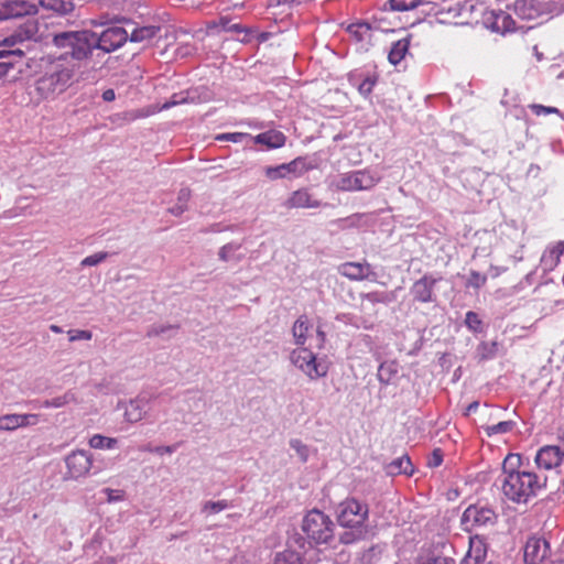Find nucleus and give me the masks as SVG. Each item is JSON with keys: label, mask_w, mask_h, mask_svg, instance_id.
Segmentation results:
<instances>
[{"label": "nucleus", "mask_w": 564, "mask_h": 564, "mask_svg": "<svg viewBox=\"0 0 564 564\" xmlns=\"http://www.w3.org/2000/svg\"><path fill=\"white\" fill-rule=\"evenodd\" d=\"M53 44L59 48L67 50L57 57V62L73 61L83 62L94 56L93 31H64L54 34Z\"/></svg>", "instance_id": "f257e3e1"}, {"label": "nucleus", "mask_w": 564, "mask_h": 564, "mask_svg": "<svg viewBox=\"0 0 564 564\" xmlns=\"http://www.w3.org/2000/svg\"><path fill=\"white\" fill-rule=\"evenodd\" d=\"M547 477L532 471L522 470L506 476L502 481L503 495L513 502H527L538 491L546 487Z\"/></svg>", "instance_id": "f03ea898"}, {"label": "nucleus", "mask_w": 564, "mask_h": 564, "mask_svg": "<svg viewBox=\"0 0 564 564\" xmlns=\"http://www.w3.org/2000/svg\"><path fill=\"white\" fill-rule=\"evenodd\" d=\"M74 74V66L66 67L56 61L51 72L45 73L36 80V91L45 99L62 94L69 87Z\"/></svg>", "instance_id": "7ed1b4c3"}, {"label": "nucleus", "mask_w": 564, "mask_h": 564, "mask_svg": "<svg viewBox=\"0 0 564 564\" xmlns=\"http://www.w3.org/2000/svg\"><path fill=\"white\" fill-rule=\"evenodd\" d=\"M334 529L330 518L317 509L308 511L302 522V530L310 544H330L335 539Z\"/></svg>", "instance_id": "20e7f679"}, {"label": "nucleus", "mask_w": 564, "mask_h": 564, "mask_svg": "<svg viewBox=\"0 0 564 564\" xmlns=\"http://www.w3.org/2000/svg\"><path fill=\"white\" fill-rule=\"evenodd\" d=\"M128 41V32L121 26H110L101 33L93 31V46L97 59L121 47Z\"/></svg>", "instance_id": "39448f33"}, {"label": "nucleus", "mask_w": 564, "mask_h": 564, "mask_svg": "<svg viewBox=\"0 0 564 564\" xmlns=\"http://www.w3.org/2000/svg\"><path fill=\"white\" fill-rule=\"evenodd\" d=\"M368 506L361 505L356 499H348L340 503L337 520L344 528H354L362 525L368 518Z\"/></svg>", "instance_id": "423d86ee"}, {"label": "nucleus", "mask_w": 564, "mask_h": 564, "mask_svg": "<svg viewBox=\"0 0 564 564\" xmlns=\"http://www.w3.org/2000/svg\"><path fill=\"white\" fill-rule=\"evenodd\" d=\"M551 544L544 536H531L524 546L525 564H545L551 558Z\"/></svg>", "instance_id": "0eeeda50"}, {"label": "nucleus", "mask_w": 564, "mask_h": 564, "mask_svg": "<svg viewBox=\"0 0 564 564\" xmlns=\"http://www.w3.org/2000/svg\"><path fill=\"white\" fill-rule=\"evenodd\" d=\"M496 521L497 514L492 509L477 505L469 506L462 517V524H464L465 529L469 532L473 531L475 527L494 525Z\"/></svg>", "instance_id": "6e6552de"}, {"label": "nucleus", "mask_w": 564, "mask_h": 564, "mask_svg": "<svg viewBox=\"0 0 564 564\" xmlns=\"http://www.w3.org/2000/svg\"><path fill=\"white\" fill-rule=\"evenodd\" d=\"M24 21L20 23L14 32L3 40V44L13 46L18 43H23L29 40H36L39 32V22L34 15H28L23 18Z\"/></svg>", "instance_id": "1a4fd4ad"}, {"label": "nucleus", "mask_w": 564, "mask_h": 564, "mask_svg": "<svg viewBox=\"0 0 564 564\" xmlns=\"http://www.w3.org/2000/svg\"><path fill=\"white\" fill-rule=\"evenodd\" d=\"M311 169L310 165L306 164L305 158H296L290 163H283L278 166H267L264 172L265 176L270 180H278L282 177H286L288 175L299 176Z\"/></svg>", "instance_id": "9d476101"}, {"label": "nucleus", "mask_w": 564, "mask_h": 564, "mask_svg": "<svg viewBox=\"0 0 564 564\" xmlns=\"http://www.w3.org/2000/svg\"><path fill=\"white\" fill-rule=\"evenodd\" d=\"M36 13V6L26 1L14 0L0 3V21L19 18L23 19L28 15H35Z\"/></svg>", "instance_id": "9b49d317"}, {"label": "nucleus", "mask_w": 564, "mask_h": 564, "mask_svg": "<svg viewBox=\"0 0 564 564\" xmlns=\"http://www.w3.org/2000/svg\"><path fill=\"white\" fill-rule=\"evenodd\" d=\"M65 462L68 469V475L72 478H78L86 475L93 465L91 455L80 449L70 453L66 457Z\"/></svg>", "instance_id": "f8f14e48"}, {"label": "nucleus", "mask_w": 564, "mask_h": 564, "mask_svg": "<svg viewBox=\"0 0 564 564\" xmlns=\"http://www.w3.org/2000/svg\"><path fill=\"white\" fill-rule=\"evenodd\" d=\"M564 458V451L557 445L541 447L535 455V463L539 468L552 469L560 466Z\"/></svg>", "instance_id": "ddd939ff"}, {"label": "nucleus", "mask_w": 564, "mask_h": 564, "mask_svg": "<svg viewBox=\"0 0 564 564\" xmlns=\"http://www.w3.org/2000/svg\"><path fill=\"white\" fill-rule=\"evenodd\" d=\"M375 182L369 173L358 171L354 174L344 175L338 186L343 191L368 189L375 185Z\"/></svg>", "instance_id": "4468645a"}, {"label": "nucleus", "mask_w": 564, "mask_h": 564, "mask_svg": "<svg viewBox=\"0 0 564 564\" xmlns=\"http://www.w3.org/2000/svg\"><path fill=\"white\" fill-rule=\"evenodd\" d=\"M437 282V279L432 275H423L421 279L414 282L411 288V294L414 301L421 303H429L434 301L433 290Z\"/></svg>", "instance_id": "2eb2a0df"}, {"label": "nucleus", "mask_w": 564, "mask_h": 564, "mask_svg": "<svg viewBox=\"0 0 564 564\" xmlns=\"http://www.w3.org/2000/svg\"><path fill=\"white\" fill-rule=\"evenodd\" d=\"M485 23L490 30L502 34L516 28V22L512 17L502 10L491 11L486 17Z\"/></svg>", "instance_id": "dca6fc26"}, {"label": "nucleus", "mask_w": 564, "mask_h": 564, "mask_svg": "<svg viewBox=\"0 0 564 564\" xmlns=\"http://www.w3.org/2000/svg\"><path fill=\"white\" fill-rule=\"evenodd\" d=\"M514 13L522 20H536L544 13V4L540 0H517Z\"/></svg>", "instance_id": "f3484780"}, {"label": "nucleus", "mask_w": 564, "mask_h": 564, "mask_svg": "<svg viewBox=\"0 0 564 564\" xmlns=\"http://www.w3.org/2000/svg\"><path fill=\"white\" fill-rule=\"evenodd\" d=\"M338 271L344 276L356 281L369 279L370 275H372L373 279L377 276L369 263L346 262L339 265Z\"/></svg>", "instance_id": "a211bd4d"}, {"label": "nucleus", "mask_w": 564, "mask_h": 564, "mask_svg": "<svg viewBox=\"0 0 564 564\" xmlns=\"http://www.w3.org/2000/svg\"><path fill=\"white\" fill-rule=\"evenodd\" d=\"M149 402L144 398H137L130 400L126 406L124 417L130 423L139 422L143 419L147 413Z\"/></svg>", "instance_id": "6ab92c4d"}, {"label": "nucleus", "mask_w": 564, "mask_h": 564, "mask_svg": "<svg viewBox=\"0 0 564 564\" xmlns=\"http://www.w3.org/2000/svg\"><path fill=\"white\" fill-rule=\"evenodd\" d=\"M384 470L389 476H395L404 474L412 476L414 473V466L408 455H403L384 466Z\"/></svg>", "instance_id": "aec40b11"}, {"label": "nucleus", "mask_w": 564, "mask_h": 564, "mask_svg": "<svg viewBox=\"0 0 564 564\" xmlns=\"http://www.w3.org/2000/svg\"><path fill=\"white\" fill-rule=\"evenodd\" d=\"M286 137L278 130H269L258 134L254 142L265 145L268 149H278L284 145Z\"/></svg>", "instance_id": "412c9836"}, {"label": "nucleus", "mask_w": 564, "mask_h": 564, "mask_svg": "<svg viewBox=\"0 0 564 564\" xmlns=\"http://www.w3.org/2000/svg\"><path fill=\"white\" fill-rule=\"evenodd\" d=\"M411 35L393 43L388 54V59L392 65H398L409 51Z\"/></svg>", "instance_id": "4be33fe9"}, {"label": "nucleus", "mask_w": 564, "mask_h": 564, "mask_svg": "<svg viewBox=\"0 0 564 564\" xmlns=\"http://www.w3.org/2000/svg\"><path fill=\"white\" fill-rule=\"evenodd\" d=\"M286 206L289 208L318 207L319 203L311 202V195L306 189H299L288 199Z\"/></svg>", "instance_id": "5701e85b"}, {"label": "nucleus", "mask_w": 564, "mask_h": 564, "mask_svg": "<svg viewBox=\"0 0 564 564\" xmlns=\"http://www.w3.org/2000/svg\"><path fill=\"white\" fill-rule=\"evenodd\" d=\"M161 31L160 25H145L141 28H137L132 31L130 36L128 35V40L130 42L139 43L143 41H149L153 39Z\"/></svg>", "instance_id": "b1692460"}, {"label": "nucleus", "mask_w": 564, "mask_h": 564, "mask_svg": "<svg viewBox=\"0 0 564 564\" xmlns=\"http://www.w3.org/2000/svg\"><path fill=\"white\" fill-rule=\"evenodd\" d=\"M42 4L62 15L72 13L76 8L74 0H42Z\"/></svg>", "instance_id": "393cba45"}, {"label": "nucleus", "mask_w": 564, "mask_h": 564, "mask_svg": "<svg viewBox=\"0 0 564 564\" xmlns=\"http://www.w3.org/2000/svg\"><path fill=\"white\" fill-rule=\"evenodd\" d=\"M366 531L364 530L362 525H356L340 533L338 541L340 544L349 545L364 539Z\"/></svg>", "instance_id": "a878e982"}, {"label": "nucleus", "mask_w": 564, "mask_h": 564, "mask_svg": "<svg viewBox=\"0 0 564 564\" xmlns=\"http://www.w3.org/2000/svg\"><path fill=\"white\" fill-rule=\"evenodd\" d=\"M397 372L398 365L395 361H384L379 366L378 379L381 383L389 384Z\"/></svg>", "instance_id": "bb28decb"}, {"label": "nucleus", "mask_w": 564, "mask_h": 564, "mask_svg": "<svg viewBox=\"0 0 564 564\" xmlns=\"http://www.w3.org/2000/svg\"><path fill=\"white\" fill-rule=\"evenodd\" d=\"M273 564H304V560L301 553L284 550L275 555Z\"/></svg>", "instance_id": "cd10ccee"}, {"label": "nucleus", "mask_w": 564, "mask_h": 564, "mask_svg": "<svg viewBox=\"0 0 564 564\" xmlns=\"http://www.w3.org/2000/svg\"><path fill=\"white\" fill-rule=\"evenodd\" d=\"M522 458L519 454H508L502 463V471L506 476L521 473Z\"/></svg>", "instance_id": "c85d7f7f"}, {"label": "nucleus", "mask_w": 564, "mask_h": 564, "mask_svg": "<svg viewBox=\"0 0 564 564\" xmlns=\"http://www.w3.org/2000/svg\"><path fill=\"white\" fill-rule=\"evenodd\" d=\"M191 198V189L187 187L181 188L177 195V204L169 208V213L174 216H181L187 209V202Z\"/></svg>", "instance_id": "c756f323"}, {"label": "nucleus", "mask_w": 564, "mask_h": 564, "mask_svg": "<svg viewBox=\"0 0 564 564\" xmlns=\"http://www.w3.org/2000/svg\"><path fill=\"white\" fill-rule=\"evenodd\" d=\"M420 564H455V561L449 556L442 555L437 547H434L421 560Z\"/></svg>", "instance_id": "7c9ffc66"}, {"label": "nucleus", "mask_w": 564, "mask_h": 564, "mask_svg": "<svg viewBox=\"0 0 564 564\" xmlns=\"http://www.w3.org/2000/svg\"><path fill=\"white\" fill-rule=\"evenodd\" d=\"M499 346L500 345L497 340L481 341L477 349L480 360L494 358L498 352Z\"/></svg>", "instance_id": "2f4dec72"}, {"label": "nucleus", "mask_w": 564, "mask_h": 564, "mask_svg": "<svg viewBox=\"0 0 564 564\" xmlns=\"http://www.w3.org/2000/svg\"><path fill=\"white\" fill-rule=\"evenodd\" d=\"M307 330H308V321H307L306 316L302 315L295 321L294 326H293V335L296 339L297 345L304 344L305 337H306L305 335H306Z\"/></svg>", "instance_id": "473e14b6"}, {"label": "nucleus", "mask_w": 564, "mask_h": 564, "mask_svg": "<svg viewBox=\"0 0 564 564\" xmlns=\"http://www.w3.org/2000/svg\"><path fill=\"white\" fill-rule=\"evenodd\" d=\"M313 356L314 354L311 350L304 348L300 351H293L292 361L303 371V367L313 361Z\"/></svg>", "instance_id": "72a5a7b5"}, {"label": "nucleus", "mask_w": 564, "mask_h": 564, "mask_svg": "<svg viewBox=\"0 0 564 564\" xmlns=\"http://www.w3.org/2000/svg\"><path fill=\"white\" fill-rule=\"evenodd\" d=\"M564 254V242H558L552 248L547 254H544L542 261L549 263L550 267L556 265L560 262L561 257Z\"/></svg>", "instance_id": "f704fd0d"}, {"label": "nucleus", "mask_w": 564, "mask_h": 564, "mask_svg": "<svg viewBox=\"0 0 564 564\" xmlns=\"http://www.w3.org/2000/svg\"><path fill=\"white\" fill-rule=\"evenodd\" d=\"M424 0H389L390 9L393 11H408L423 3Z\"/></svg>", "instance_id": "c9c22d12"}, {"label": "nucleus", "mask_w": 564, "mask_h": 564, "mask_svg": "<svg viewBox=\"0 0 564 564\" xmlns=\"http://www.w3.org/2000/svg\"><path fill=\"white\" fill-rule=\"evenodd\" d=\"M362 300H367L371 304L377 303H390L393 300V296L391 293L388 292H370L366 294H361Z\"/></svg>", "instance_id": "e433bc0d"}, {"label": "nucleus", "mask_w": 564, "mask_h": 564, "mask_svg": "<svg viewBox=\"0 0 564 564\" xmlns=\"http://www.w3.org/2000/svg\"><path fill=\"white\" fill-rule=\"evenodd\" d=\"M116 444V438L106 437L100 434H96L89 440V445L94 448H112Z\"/></svg>", "instance_id": "4c0bfd02"}, {"label": "nucleus", "mask_w": 564, "mask_h": 564, "mask_svg": "<svg viewBox=\"0 0 564 564\" xmlns=\"http://www.w3.org/2000/svg\"><path fill=\"white\" fill-rule=\"evenodd\" d=\"M303 371L312 379L324 377L327 372L325 367L316 362L315 355L313 356V361L303 367Z\"/></svg>", "instance_id": "58836bf2"}, {"label": "nucleus", "mask_w": 564, "mask_h": 564, "mask_svg": "<svg viewBox=\"0 0 564 564\" xmlns=\"http://www.w3.org/2000/svg\"><path fill=\"white\" fill-rule=\"evenodd\" d=\"M21 427L18 414H6L0 416V431H14Z\"/></svg>", "instance_id": "ea45409f"}, {"label": "nucleus", "mask_w": 564, "mask_h": 564, "mask_svg": "<svg viewBox=\"0 0 564 564\" xmlns=\"http://www.w3.org/2000/svg\"><path fill=\"white\" fill-rule=\"evenodd\" d=\"M371 30V26L367 22H357L348 25L347 31L352 34L357 41L364 40V33Z\"/></svg>", "instance_id": "a19ab883"}, {"label": "nucleus", "mask_w": 564, "mask_h": 564, "mask_svg": "<svg viewBox=\"0 0 564 564\" xmlns=\"http://www.w3.org/2000/svg\"><path fill=\"white\" fill-rule=\"evenodd\" d=\"M465 323H466L467 327L469 329H471L473 332H476V333L482 332V322L479 318L477 313L469 311L466 314Z\"/></svg>", "instance_id": "79ce46f5"}, {"label": "nucleus", "mask_w": 564, "mask_h": 564, "mask_svg": "<svg viewBox=\"0 0 564 564\" xmlns=\"http://www.w3.org/2000/svg\"><path fill=\"white\" fill-rule=\"evenodd\" d=\"M513 425L514 423L512 421H502L492 426H487L486 432L489 436L499 433H507L512 430Z\"/></svg>", "instance_id": "37998d69"}, {"label": "nucleus", "mask_w": 564, "mask_h": 564, "mask_svg": "<svg viewBox=\"0 0 564 564\" xmlns=\"http://www.w3.org/2000/svg\"><path fill=\"white\" fill-rule=\"evenodd\" d=\"M73 400H74V395L72 393H65L64 395L56 397V398H54L52 400H45L44 403H43V406H45V408H50V406L61 408V406L69 403Z\"/></svg>", "instance_id": "c03bdc74"}, {"label": "nucleus", "mask_w": 564, "mask_h": 564, "mask_svg": "<svg viewBox=\"0 0 564 564\" xmlns=\"http://www.w3.org/2000/svg\"><path fill=\"white\" fill-rule=\"evenodd\" d=\"M219 24L224 31H230V32H237V33L248 31L246 28L241 26L240 24H236V23L231 24V19L228 17H220Z\"/></svg>", "instance_id": "a18cd8bd"}, {"label": "nucleus", "mask_w": 564, "mask_h": 564, "mask_svg": "<svg viewBox=\"0 0 564 564\" xmlns=\"http://www.w3.org/2000/svg\"><path fill=\"white\" fill-rule=\"evenodd\" d=\"M487 282V276L484 274H480L477 271H471L470 276L467 281V286H473L474 289H479L482 285H485Z\"/></svg>", "instance_id": "49530a36"}, {"label": "nucleus", "mask_w": 564, "mask_h": 564, "mask_svg": "<svg viewBox=\"0 0 564 564\" xmlns=\"http://www.w3.org/2000/svg\"><path fill=\"white\" fill-rule=\"evenodd\" d=\"M228 507V502L226 500L220 501H207L203 506L204 512L217 513Z\"/></svg>", "instance_id": "de8ad7c7"}, {"label": "nucleus", "mask_w": 564, "mask_h": 564, "mask_svg": "<svg viewBox=\"0 0 564 564\" xmlns=\"http://www.w3.org/2000/svg\"><path fill=\"white\" fill-rule=\"evenodd\" d=\"M377 82V76L366 77L362 83L358 86V90L361 95L368 96L372 91V88Z\"/></svg>", "instance_id": "09e8293b"}, {"label": "nucleus", "mask_w": 564, "mask_h": 564, "mask_svg": "<svg viewBox=\"0 0 564 564\" xmlns=\"http://www.w3.org/2000/svg\"><path fill=\"white\" fill-rule=\"evenodd\" d=\"M292 448H294L297 455L301 457L303 462L307 460L308 457V447L303 444L300 440H292L290 442Z\"/></svg>", "instance_id": "8fccbe9b"}, {"label": "nucleus", "mask_w": 564, "mask_h": 564, "mask_svg": "<svg viewBox=\"0 0 564 564\" xmlns=\"http://www.w3.org/2000/svg\"><path fill=\"white\" fill-rule=\"evenodd\" d=\"M239 248H240V245L227 243L220 248L218 256H219L220 260L228 261L230 259V253L232 251L238 250Z\"/></svg>", "instance_id": "3c124183"}, {"label": "nucleus", "mask_w": 564, "mask_h": 564, "mask_svg": "<svg viewBox=\"0 0 564 564\" xmlns=\"http://www.w3.org/2000/svg\"><path fill=\"white\" fill-rule=\"evenodd\" d=\"M107 252H98L93 256L85 258L82 262L83 265H96L107 259Z\"/></svg>", "instance_id": "603ef678"}, {"label": "nucleus", "mask_w": 564, "mask_h": 564, "mask_svg": "<svg viewBox=\"0 0 564 564\" xmlns=\"http://www.w3.org/2000/svg\"><path fill=\"white\" fill-rule=\"evenodd\" d=\"M443 462V452L441 448H435L431 456L429 457L427 465L429 467H438Z\"/></svg>", "instance_id": "864d4df0"}, {"label": "nucleus", "mask_w": 564, "mask_h": 564, "mask_svg": "<svg viewBox=\"0 0 564 564\" xmlns=\"http://www.w3.org/2000/svg\"><path fill=\"white\" fill-rule=\"evenodd\" d=\"M530 108L538 116H540L542 113H545V115L560 113V110L557 108L546 107V106H543V105L533 104V105L530 106Z\"/></svg>", "instance_id": "5fc2aeb1"}, {"label": "nucleus", "mask_w": 564, "mask_h": 564, "mask_svg": "<svg viewBox=\"0 0 564 564\" xmlns=\"http://www.w3.org/2000/svg\"><path fill=\"white\" fill-rule=\"evenodd\" d=\"M20 426L34 425L39 421V414H18Z\"/></svg>", "instance_id": "6e6d98bb"}, {"label": "nucleus", "mask_w": 564, "mask_h": 564, "mask_svg": "<svg viewBox=\"0 0 564 564\" xmlns=\"http://www.w3.org/2000/svg\"><path fill=\"white\" fill-rule=\"evenodd\" d=\"M172 328H178V326H174V325H165V326H152L148 333H147V336L148 337H155V336H160L161 334L167 332L169 329H172Z\"/></svg>", "instance_id": "4d7b16f0"}, {"label": "nucleus", "mask_w": 564, "mask_h": 564, "mask_svg": "<svg viewBox=\"0 0 564 564\" xmlns=\"http://www.w3.org/2000/svg\"><path fill=\"white\" fill-rule=\"evenodd\" d=\"M460 564H480L479 563V555H474L473 551V541L470 542V549L465 555V557L462 560Z\"/></svg>", "instance_id": "13d9d810"}, {"label": "nucleus", "mask_w": 564, "mask_h": 564, "mask_svg": "<svg viewBox=\"0 0 564 564\" xmlns=\"http://www.w3.org/2000/svg\"><path fill=\"white\" fill-rule=\"evenodd\" d=\"M182 444V442H178L174 445H165V446H156L154 447V453L159 454V455H164V454H172L176 451V448Z\"/></svg>", "instance_id": "bf43d9fd"}, {"label": "nucleus", "mask_w": 564, "mask_h": 564, "mask_svg": "<svg viewBox=\"0 0 564 564\" xmlns=\"http://www.w3.org/2000/svg\"><path fill=\"white\" fill-rule=\"evenodd\" d=\"M24 52L21 48L10 50V51H0V58H14L22 57Z\"/></svg>", "instance_id": "052dcab7"}, {"label": "nucleus", "mask_w": 564, "mask_h": 564, "mask_svg": "<svg viewBox=\"0 0 564 564\" xmlns=\"http://www.w3.org/2000/svg\"><path fill=\"white\" fill-rule=\"evenodd\" d=\"M91 336H93V334L89 330H76L74 335H70L69 340L70 341H75V340H79V339L89 340V339H91Z\"/></svg>", "instance_id": "680f3d73"}, {"label": "nucleus", "mask_w": 564, "mask_h": 564, "mask_svg": "<svg viewBox=\"0 0 564 564\" xmlns=\"http://www.w3.org/2000/svg\"><path fill=\"white\" fill-rule=\"evenodd\" d=\"M102 99L104 101L106 102H110V101H113L116 99V93L112 88H109V89H106L104 93H102Z\"/></svg>", "instance_id": "e2e57ef3"}, {"label": "nucleus", "mask_w": 564, "mask_h": 564, "mask_svg": "<svg viewBox=\"0 0 564 564\" xmlns=\"http://www.w3.org/2000/svg\"><path fill=\"white\" fill-rule=\"evenodd\" d=\"M243 134L242 133H228V134H223L220 137H218L217 139L218 140H231L234 142H237Z\"/></svg>", "instance_id": "0e129e2a"}, {"label": "nucleus", "mask_w": 564, "mask_h": 564, "mask_svg": "<svg viewBox=\"0 0 564 564\" xmlns=\"http://www.w3.org/2000/svg\"><path fill=\"white\" fill-rule=\"evenodd\" d=\"M473 551H474V555H479V563L481 564L482 560H484V557L486 555L485 549H482L480 545L477 546V547L473 546Z\"/></svg>", "instance_id": "69168bd1"}, {"label": "nucleus", "mask_w": 564, "mask_h": 564, "mask_svg": "<svg viewBox=\"0 0 564 564\" xmlns=\"http://www.w3.org/2000/svg\"><path fill=\"white\" fill-rule=\"evenodd\" d=\"M3 61H0L1 65H6V69L9 72L11 68L14 67V59L13 58H2Z\"/></svg>", "instance_id": "338daca9"}, {"label": "nucleus", "mask_w": 564, "mask_h": 564, "mask_svg": "<svg viewBox=\"0 0 564 564\" xmlns=\"http://www.w3.org/2000/svg\"><path fill=\"white\" fill-rule=\"evenodd\" d=\"M540 172V166L532 164L528 170V175L535 177Z\"/></svg>", "instance_id": "774afa93"}]
</instances>
